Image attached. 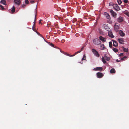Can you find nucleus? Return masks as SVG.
I'll use <instances>...</instances> for the list:
<instances>
[{
	"mask_svg": "<svg viewBox=\"0 0 129 129\" xmlns=\"http://www.w3.org/2000/svg\"><path fill=\"white\" fill-rule=\"evenodd\" d=\"M125 14L128 17H129V12H126L125 13Z\"/></svg>",
	"mask_w": 129,
	"mask_h": 129,
	"instance_id": "32",
	"label": "nucleus"
},
{
	"mask_svg": "<svg viewBox=\"0 0 129 129\" xmlns=\"http://www.w3.org/2000/svg\"><path fill=\"white\" fill-rule=\"evenodd\" d=\"M113 7L117 11H118L120 10V8L117 4H113Z\"/></svg>",
	"mask_w": 129,
	"mask_h": 129,
	"instance_id": "3",
	"label": "nucleus"
},
{
	"mask_svg": "<svg viewBox=\"0 0 129 129\" xmlns=\"http://www.w3.org/2000/svg\"><path fill=\"white\" fill-rule=\"evenodd\" d=\"M110 72L111 73H115V71L114 69L112 68L110 70Z\"/></svg>",
	"mask_w": 129,
	"mask_h": 129,
	"instance_id": "18",
	"label": "nucleus"
},
{
	"mask_svg": "<svg viewBox=\"0 0 129 129\" xmlns=\"http://www.w3.org/2000/svg\"><path fill=\"white\" fill-rule=\"evenodd\" d=\"M117 24L116 23L114 26V29L116 32L118 31V29L119 28V26L118 25H117Z\"/></svg>",
	"mask_w": 129,
	"mask_h": 129,
	"instance_id": "5",
	"label": "nucleus"
},
{
	"mask_svg": "<svg viewBox=\"0 0 129 129\" xmlns=\"http://www.w3.org/2000/svg\"><path fill=\"white\" fill-rule=\"evenodd\" d=\"M124 2L125 3H126L128 2L127 0H124Z\"/></svg>",
	"mask_w": 129,
	"mask_h": 129,
	"instance_id": "36",
	"label": "nucleus"
},
{
	"mask_svg": "<svg viewBox=\"0 0 129 129\" xmlns=\"http://www.w3.org/2000/svg\"><path fill=\"white\" fill-rule=\"evenodd\" d=\"M123 50L125 52H127L128 51V49L127 48H124L123 46L121 47Z\"/></svg>",
	"mask_w": 129,
	"mask_h": 129,
	"instance_id": "12",
	"label": "nucleus"
},
{
	"mask_svg": "<svg viewBox=\"0 0 129 129\" xmlns=\"http://www.w3.org/2000/svg\"><path fill=\"white\" fill-rule=\"evenodd\" d=\"M36 15L35 16V21L36 20Z\"/></svg>",
	"mask_w": 129,
	"mask_h": 129,
	"instance_id": "45",
	"label": "nucleus"
},
{
	"mask_svg": "<svg viewBox=\"0 0 129 129\" xmlns=\"http://www.w3.org/2000/svg\"><path fill=\"white\" fill-rule=\"evenodd\" d=\"M0 3L2 4L5 5H7L6 1L5 0H1V1Z\"/></svg>",
	"mask_w": 129,
	"mask_h": 129,
	"instance_id": "14",
	"label": "nucleus"
},
{
	"mask_svg": "<svg viewBox=\"0 0 129 129\" xmlns=\"http://www.w3.org/2000/svg\"><path fill=\"white\" fill-rule=\"evenodd\" d=\"M119 56H121V53H120L119 55Z\"/></svg>",
	"mask_w": 129,
	"mask_h": 129,
	"instance_id": "50",
	"label": "nucleus"
},
{
	"mask_svg": "<svg viewBox=\"0 0 129 129\" xmlns=\"http://www.w3.org/2000/svg\"><path fill=\"white\" fill-rule=\"evenodd\" d=\"M76 54H75H75H74V55H72L73 56H75V55H76Z\"/></svg>",
	"mask_w": 129,
	"mask_h": 129,
	"instance_id": "49",
	"label": "nucleus"
},
{
	"mask_svg": "<svg viewBox=\"0 0 129 129\" xmlns=\"http://www.w3.org/2000/svg\"><path fill=\"white\" fill-rule=\"evenodd\" d=\"M33 30L35 32L37 33V29L35 28V23H34L32 27Z\"/></svg>",
	"mask_w": 129,
	"mask_h": 129,
	"instance_id": "15",
	"label": "nucleus"
},
{
	"mask_svg": "<svg viewBox=\"0 0 129 129\" xmlns=\"http://www.w3.org/2000/svg\"><path fill=\"white\" fill-rule=\"evenodd\" d=\"M125 34L124 33L123 31L121 30V37H123L124 36Z\"/></svg>",
	"mask_w": 129,
	"mask_h": 129,
	"instance_id": "31",
	"label": "nucleus"
},
{
	"mask_svg": "<svg viewBox=\"0 0 129 129\" xmlns=\"http://www.w3.org/2000/svg\"><path fill=\"white\" fill-rule=\"evenodd\" d=\"M103 26L105 29L107 30H108L109 29L108 26L106 24H103Z\"/></svg>",
	"mask_w": 129,
	"mask_h": 129,
	"instance_id": "13",
	"label": "nucleus"
},
{
	"mask_svg": "<svg viewBox=\"0 0 129 129\" xmlns=\"http://www.w3.org/2000/svg\"><path fill=\"white\" fill-rule=\"evenodd\" d=\"M104 14L106 18L108 19H110V17L109 14L106 12H105Z\"/></svg>",
	"mask_w": 129,
	"mask_h": 129,
	"instance_id": "10",
	"label": "nucleus"
},
{
	"mask_svg": "<svg viewBox=\"0 0 129 129\" xmlns=\"http://www.w3.org/2000/svg\"><path fill=\"white\" fill-rule=\"evenodd\" d=\"M84 46H83L81 49L80 50H79V51H77V52L75 53V54H76L77 53H79L80 52L82 51L83 50V48L84 47Z\"/></svg>",
	"mask_w": 129,
	"mask_h": 129,
	"instance_id": "19",
	"label": "nucleus"
},
{
	"mask_svg": "<svg viewBox=\"0 0 129 129\" xmlns=\"http://www.w3.org/2000/svg\"><path fill=\"white\" fill-rule=\"evenodd\" d=\"M104 59L107 61H108L110 60V58L109 57H107L106 55H104Z\"/></svg>",
	"mask_w": 129,
	"mask_h": 129,
	"instance_id": "17",
	"label": "nucleus"
},
{
	"mask_svg": "<svg viewBox=\"0 0 129 129\" xmlns=\"http://www.w3.org/2000/svg\"><path fill=\"white\" fill-rule=\"evenodd\" d=\"M110 12L111 14L114 17H115L116 15V14L114 12L113 10H111L110 11Z\"/></svg>",
	"mask_w": 129,
	"mask_h": 129,
	"instance_id": "8",
	"label": "nucleus"
},
{
	"mask_svg": "<svg viewBox=\"0 0 129 129\" xmlns=\"http://www.w3.org/2000/svg\"><path fill=\"white\" fill-rule=\"evenodd\" d=\"M25 3L26 4H28L29 3V1L28 0H25Z\"/></svg>",
	"mask_w": 129,
	"mask_h": 129,
	"instance_id": "33",
	"label": "nucleus"
},
{
	"mask_svg": "<svg viewBox=\"0 0 129 129\" xmlns=\"http://www.w3.org/2000/svg\"><path fill=\"white\" fill-rule=\"evenodd\" d=\"M121 22H122L123 20V18H122V17H121Z\"/></svg>",
	"mask_w": 129,
	"mask_h": 129,
	"instance_id": "44",
	"label": "nucleus"
},
{
	"mask_svg": "<svg viewBox=\"0 0 129 129\" xmlns=\"http://www.w3.org/2000/svg\"><path fill=\"white\" fill-rule=\"evenodd\" d=\"M109 46L110 48H111L112 47V43L111 42H109Z\"/></svg>",
	"mask_w": 129,
	"mask_h": 129,
	"instance_id": "26",
	"label": "nucleus"
},
{
	"mask_svg": "<svg viewBox=\"0 0 129 129\" xmlns=\"http://www.w3.org/2000/svg\"><path fill=\"white\" fill-rule=\"evenodd\" d=\"M118 21L119 22H121V17L119 16L118 19Z\"/></svg>",
	"mask_w": 129,
	"mask_h": 129,
	"instance_id": "28",
	"label": "nucleus"
},
{
	"mask_svg": "<svg viewBox=\"0 0 129 129\" xmlns=\"http://www.w3.org/2000/svg\"><path fill=\"white\" fill-rule=\"evenodd\" d=\"M127 58V57L126 56H124L123 57L121 58V61L124 60Z\"/></svg>",
	"mask_w": 129,
	"mask_h": 129,
	"instance_id": "25",
	"label": "nucleus"
},
{
	"mask_svg": "<svg viewBox=\"0 0 129 129\" xmlns=\"http://www.w3.org/2000/svg\"><path fill=\"white\" fill-rule=\"evenodd\" d=\"M108 34L109 37L111 38H113L114 37V36L113 34L112 31L111 30L108 31Z\"/></svg>",
	"mask_w": 129,
	"mask_h": 129,
	"instance_id": "6",
	"label": "nucleus"
},
{
	"mask_svg": "<svg viewBox=\"0 0 129 129\" xmlns=\"http://www.w3.org/2000/svg\"><path fill=\"white\" fill-rule=\"evenodd\" d=\"M117 1L119 5H120L121 4V0H117Z\"/></svg>",
	"mask_w": 129,
	"mask_h": 129,
	"instance_id": "30",
	"label": "nucleus"
},
{
	"mask_svg": "<svg viewBox=\"0 0 129 129\" xmlns=\"http://www.w3.org/2000/svg\"><path fill=\"white\" fill-rule=\"evenodd\" d=\"M97 77L98 78H101L104 76V75L101 73L98 72L96 73Z\"/></svg>",
	"mask_w": 129,
	"mask_h": 129,
	"instance_id": "4",
	"label": "nucleus"
},
{
	"mask_svg": "<svg viewBox=\"0 0 129 129\" xmlns=\"http://www.w3.org/2000/svg\"><path fill=\"white\" fill-rule=\"evenodd\" d=\"M102 61L103 62V63L104 64H105L106 62L105 60V59H104V57H103L102 58Z\"/></svg>",
	"mask_w": 129,
	"mask_h": 129,
	"instance_id": "22",
	"label": "nucleus"
},
{
	"mask_svg": "<svg viewBox=\"0 0 129 129\" xmlns=\"http://www.w3.org/2000/svg\"><path fill=\"white\" fill-rule=\"evenodd\" d=\"M92 51L95 56L97 57H99L100 56V54L95 49H93L92 50Z\"/></svg>",
	"mask_w": 129,
	"mask_h": 129,
	"instance_id": "1",
	"label": "nucleus"
},
{
	"mask_svg": "<svg viewBox=\"0 0 129 129\" xmlns=\"http://www.w3.org/2000/svg\"><path fill=\"white\" fill-rule=\"evenodd\" d=\"M14 3L17 5H19L20 4L21 1L20 0H14Z\"/></svg>",
	"mask_w": 129,
	"mask_h": 129,
	"instance_id": "7",
	"label": "nucleus"
},
{
	"mask_svg": "<svg viewBox=\"0 0 129 129\" xmlns=\"http://www.w3.org/2000/svg\"><path fill=\"white\" fill-rule=\"evenodd\" d=\"M15 8L14 6H13L12 7V9L11 10V12L12 13H14V12L15 11Z\"/></svg>",
	"mask_w": 129,
	"mask_h": 129,
	"instance_id": "20",
	"label": "nucleus"
},
{
	"mask_svg": "<svg viewBox=\"0 0 129 129\" xmlns=\"http://www.w3.org/2000/svg\"><path fill=\"white\" fill-rule=\"evenodd\" d=\"M49 45L53 47H54V46L53 44L51 43H49Z\"/></svg>",
	"mask_w": 129,
	"mask_h": 129,
	"instance_id": "29",
	"label": "nucleus"
},
{
	"mask_svg": "<svg viewBox=\"0 0 129 129\" xmlns=\"http://www.w3.org/2000/svg\"><path fill=\"white\" fill-rule=\"evenodd\" d=\"M66 55H67V56H70V54H66Z\"/></svg>",
	"mask_w": 129,
	"mask_h": 129,
	"instance_id": "43",
	"label": "nucleus"
},
{
	"mask_svg": "<svg viewBox=\"0 0 129 129\" xmlns=\"http://www.w3.org/2000/svg\"><path fill=\"white\" fill-rule=\"evenodd\" d=\"M120 31H121V30H120V31H119V34L120 35V36H121V33H120Z\"/></svg>",
	"mask_w": 129,
	"mask_h": 129,
	"instance_id": "41",
	"label": "nucleus"
},
{
	"mask_svg": "<svg viewBox=\"0 0 129 129\" xmlns=\"http://www.w3.org/2000/svg\"><path fill=\"white\" fill-rule=\"evenodd\" d=\"M93 42L95 45H99L101 44V41L98 39H96L93 40Z\"/></svg>",
	"mask_w": 129,
	"mask_h": 129,
	"instance_id": "2",
	"label": "nucleus"
},
{
	"mask_svg": "<svg viewBox=\"0 0 129 129\" xmlns=\"http://www.w3.org/2000/svg\"><path fill=\"white\" fill-rule=\"evenodd\" d=\"M121 56L123 55V53H121Z\"/></svg>",
	"mask_w": 129,
	"mask_h": 129,
	"instance_id": "46",
	"label": "nucleus"
},
{
	"mask_svg": "<svg viewBox=\"0 0 129 129\" xmlns=\"http://www.w3.org/2000/svg\"><path fill=\"white\" fill-rule=\"evenodd\" d=\"M118 41L120 43H121V39H119Z\"/></svg>",
	"mask_w": 129,
	"mask_h": 129,
	"instance_id": "39",
	"label": "nucleus"
},
{
	"mask_svg": "<svg viewBox=\"0 0 129 129\" xmlns=\"http://www.w3.org/2000/svg\"><path fill=\"white\" fill-rule=\"evenodd\" d=\"M0 7L1 8V9L0 8V9L1 10H4L5 8H4L3 6L2 5H0Z\"/></svg>",
	"mask_w": 129,
	"mask_h": 129,
	"instance_id": "24",
	"label": "nucleus"
},
{
	"mask_svg": "<svg viewBox=\"0 0 129 129\" xmlns=\"http://www.w3.org/2000/svg\"><path fill=\"white\" fill-rule=\"evenodd\" d=\"M41 20H40V22H39V23H41Z\"/></svg>",
	"mask_w": 129,
	"mask_h": 129,
	"instance_id": "48",
	"label": "nucleus"
},
{
	"mask_svg": "<svg viewBox=\"0 0 129 129\" xmlns=\"http://www.w3.org/2000/svg\"><path fill=\"white\" fill-rule=\"evenodd\" d=\"M112 41L113 42V46L115 47L117 46L118 45L117 42L114 40H112Z\"/></svg>",
	"mask_w": 129,
	"mask_h": 129,
	"instance_id": "16",
	"label": "nucleus"
},
{
	"mask_svg": "<svg viewBox=\"0 0 129 129\" xmlns=\"http://www.w3.org/2000/svg\"><path fill=\"white\" fill-rule=\"evenodd\" d=\"M82 60H86V56H85V54H84V55L83 56V58L82 59Z\"/></svg>",
	"mask_w": 129,
	"mask_h": 129,
	"instance_id": "27",
	"label": "nucleus"
},
{
	"mask_svg": "<svg viewBox=\"0 0 129 129\" xmlns=\"http://www.w3.org/2000/svg\"><path fill=\"white\" fill-rule=\"evenodd\" d=\"M61 42L62 43H64L65 41V40H61Z\"/></svg>",
	"mask_w": 129,
	"mask_h": 129,
	"instance_id": "40",
	"label": "nucleus"
},
{
	"mask_svg": "<svg viewBox=\"0 0 129 129\" xmlns=\"http://www.w3.org/2000/svg\"><path fill=\"white\" fill-rule=\"evenodd\" d=\"M25 6H26V5L24 4L22 6V7L23 8H24Z\"/></svg>",
	"mask_w": 129,
	"mask_h": 129,
	"instance_id": "38",
	"label": "nucleus"
},
{
	"mask_svg": "<svg viewBox=\"0 0 129 129\" xmlns=\"http://www.w3.org/2000/svg\"><path fill=\"white\" fill-rule=\"evenodd\" d=\"M116 61L117 62H119V61L118 59H116Z\"/></svg>",
	"mask_w": 129,
	"mask_h": 129,
	"instance_id": "42",
	"label": "nucleus"
},
{
	"mask_svg": "<svg viewBox=\"0 0 129 129\" xmlns=\"http://www.w3.org/2000/svg\"><path fill=\"white\" fill-rule=\"evenodd\" d=\"M30 3L31 4H33L35 3V2L33 1H30Z\"/></svg>",
	"mask_w": 129,
	"mask_h": 129,
	"instance_id": "37",
	"label": "nucleus"
},
{
	"mask_svg": "<svg viewBox=\"0 0 129 129\" xmlns=\"http://www.w3.org/2000/svg\"><path fill=\"white\" fill-rule=\"evenodd\" d=\"M101 50H104L106 48L105 47L104 45L102 44L101 45Z\"/></svg>",
	"mask_w": 129,
	"mask_h": 129,
	"instance_id": "21",
	"label": "nucleus"
},
{
	"mask_svg": "<svg viewBox=\"0 0 129 129\" xmlns=\"http://www.w3.org/2000/svg\"><path fill=\"white\" fill-rule=\"evenodd\" d=\"M43 39H44V40H45V39H44V38H43Z\"/></svg>",
	"mask_w": 129,
	"mask_h": 129,
	"instance_id": "51",
	"label": "nucleus"
},
{
	"mask_svg": "<svg viewBox=\"0 0 129 129\" xmlns=\"http://www.w3.org/2000/svg\"><path fill=\"white\" fill-rule=\"evenodd\" d=\"M70 57H72V56H73L72 55H70Z\"/></svg>",
	"mask_w": 129,
	"mask_h": 129,
	"instance_id": "47",
	"label": "nucleus"
},
{
	"mask_svg": "<svg viewBox=\"0 0 129 129\" xmlns=\"http://www.w3.org/2000/svg\"><path fill=\"white\" fill-rule=\"evenodd\" d=\"M123 39L121 38V44H124L123 42H124V41L123 40Z\"/></svg>",
	"mask_w": 129,
	"mask_h": 129,
	"instance_id": "35",
	"label": "nucleus"
},
{
	"mask_svg": "<svg viewBox=\"0 0 129 129\" xmlns=\"http://www.w3.org/2000/svg\"><path fill=\"white\" fill-rule=\"evenodd\" d=\"M99 39L103 42H105L106 41V39L100 36L99 37Z\"/></svg>",
	"mask_w": 129,
	"mask_h": 129,
	"instance_id": "11",
	"label": "nucleus"
},
{
	"mask_svg": "<svg viewBox=\"0 0 129 129\" xmlns=\"http://www.w3.org/2000/svg\"><path fill=\"white\" fill-rule=\"evenodd\" d=\"M103 70V68L102 67H97L95 68H94L93 69V70L94 71H102Z\"/></svg>",
	"mask_w": 129,
	"mask_h": 129,
	"instance_id": "9",
	"label": "nucleus"
},
{
	"mask_svg": "<svg viewBox=\"0 0 129 129\" xmlns=\"http://www.w3.org/2000/svg\"><path fill=\"white\" fill-rule=\"evenodd\" d=\"M109 4L110 6H113L114 4H113L112 3H109Z\"/></svg>",
	"mask_w": 129,
	"mask_h": 129,
	"instance_id": "34",
	"label": "nucleus"
},
{
	"mask_svg": "<svg viewBox=\"0 0 129 129\" xmlns=\"http://www.w3.org/2000/svg\"><path fill=\"white\" fill-rule=\"evenodd\" d=\"M113 50L114 51L116 52H117L118 51V49L116 48H113Z\"/></svg>",
	"mask_w": 129,
	"mask_h": 129,
	"instance_id": "23",
	"label": "nucleus"
}]
</instances>
